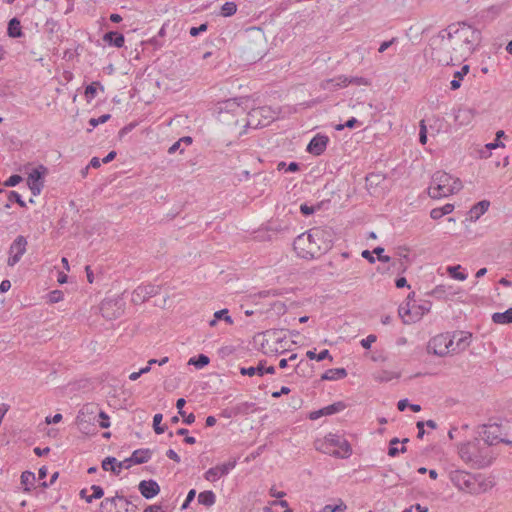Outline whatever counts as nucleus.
Here are the masks:
<instances>
[{"mask_svg": "<svg viewBox=\"0 0 512 512\" xmlns=\"http://www.w3.org/2000/svg\"><path fill=\"white\" fill-rule=\"evenodd\" d=\"M334 232L330 227H313L297 236L293 242L296 254L303 259H317L333 246Z\"/></svg>", "mask_w": 512, "mask_h": 512, "instance_id": "obj_1", "label": "nucleus"}, {"mask_svg": "<svg viewBox=\"0 0 512 512\" xmlns=\"http://www.w3.org/2000/svg\"><path fill=\"white\" fill-rule=\"evenodd\" d=\"M445 30V35L452 41L456 59L461 61L475 51L481 40V32L466 22L452 23Z\"/></svg>", "mask_w": 512, "mask_h": 512, "instance_id": "obj_2", "label": "nucleus"}, {"mask_svg": "<svg viewBox=\"0 0 512 512\" xmlns=\"http://www.w3.org/2000/svg\"><path fill=\"white\" fill-rule=\"evenodd\" d=\"M458 453L465 463L475 469L490 466L495 458L491 448L478 439L461 444Z\"/></svg>", "mask_w": 512, "mask_h": 512, "instance_id": "obj_3", "label": "nucleus"}, {"mask_svg": "<svg viewBox=\"0 0 512 512\" xmlns=\"http://www.w3.org/2000/svg\"><path fill=\"white\" fill-rule=\"evenodd\" d=\"M445 33L446 30L442 29L437 35L431 37L429 46L432 59L441 65H455L462 62L456 59L455 51L452 50V41Z\"/></svg>", "mask_w": 512, "mask_h": 512, "instance_id": "obj_4", "label": "nucleus"}, {"mask_svg": "<svg viewBox=\"0 0 512 512\" xmlns=\"http://www.w3.org/2000/svg\"><path fill=\"white\" fill-rule=\"evenodd\" d=\"M462 182L444 171H437L433 174L428 194L431 198L439 199L448 197L462 189Z\"/></svg>", "mask_w": 512, "mask_h": 512, "instance_id": "obj_5", "label": "nucleus"}, {"mask_svg": "<svg viewBox=\"0 0 512 512\" xmlns=\"http://www.w3.org/2000/svg\"><path fill=\"white\" fill-rule=\"evenodd\" d=\"M216 114L217 120L231 129L241 124L245 109L237 98H231L217 103Z\"/></svg>", "mask_w": 512, "mask_h": 512, "instance_id": "obj_6", "label": "nucleus"}, {"mask_svg": "<svg viewBox=\"0 0 512 512\" xmlns=\"http://www.w3.org/2000/svg\"><path fill=\"white\" fill-rule=\"evenodd\" d=\"M271 111L266 107H257L253 108L246 117H243L241 120V125L244 128H261L267 126L272 120L273 117L270 115Z\"/></svg>", "mask_w": 512, "mask_h": 512, "instance_id": "obj_7", "label": "nucleus"}, {"mask_svg": "<svg viewBox=\"0 0 512 512\" xmlns=\"http://www.w3.org/2000/svg\"><path fill=\"white\" fill-rule=\"evenodd\" d=\"M99 311L106 320H115L123 315L125 302L121 296L105 298L99 306Z\"/></svg>", "mask_w": 512, "mask_h": 512, "instance_id": "obj_8", "label": "nucleus"}, {"mask_svg": "<svg viewBox=\"0 0 512 512\" xmlns=\"http://www.w3.org/2000/svg\"><path fill=\"white\" fill-rule=\"evenodd\" d=\"M449 478L453 485L461 491H465L471 494H476L479 492L474 476L468 472L462 470H454L450 472Z\"/></svg>", "mask_w": 512, "mask_h": 512, "instance_id": "obj_9", "label": "nucleus"}, {"mask_svg": "<svg viewBox=\"0 0 512 512\" xmlns=\"http://www.w3.org/2000/svg\"><path fill=\"white\" fill-rule=\"evenodd\" d=\"M453 340L448 334H439L431 338L427 345L428 353L443 357L448 354Z\"/></svg>", "mask_w": 512, "mask_h": 512, "instance_id": "obj_10", "label": "nucleus"}, {"mask_svg": "<svg viewBox=\"0 0 512 512\" xmlns=\"http://www.w3.org/2000/svg\"><path fill=\"white\" fill-rule=\"evenodd\" d=\"M161 287L154 284L139 285L132 292L131 301L138 305L160 293Z\"/></svg>", "mask_w": 512, "mask_h": 512, "instance_id": "obj_11", "label": "nucleus"}, {"mask_svg": "<svg viewBox=\"0 0 512 512\" xmlns=\"http://www.w3.org/2000/svg\"><path fill=\"white\" fill-rule=\"evenodd\" d=\"M236 464V459H232L226 463L211 467L204 473V479L209 482H216L218 479L227 475L232 469H234Z\"/></svg>", "mask_w": 512, "mask_h": 512, "instance_id": "obj_12", "label": "nucleus"}, {"mask_svg": "<svg viewBox=\"0 0 512 512\" xmlns=\"http://www.w3.org/2000/svg\"><path fill=\"white\" fill-rule=\"evenodd\" d=\"M26 246H27V240L24 236L19 235L16 237V239L13 241V243L10 246L9 252L10 256L8 258V265L14 266L17 264L21 257L26 252Z\"/></svg>", "mask_w": 512, "mask_h": 512, "instance_id": "obj_13", "label": "nucleus"}, {"mask_svg": "<svg viewBox=\"0 0 512 512\" xmlns=\"http://www.w3.org/2000/svg\"><path fill=\"white\" fill-rule=\"evenodd\" d=\"M97 406L93 404L84 405L77 415V424L81 429H86L97 419Z\"/></svg>", "mask_w": 512, "mask_h": 512, "instance_id": "obj_14", "label": "nucleus"}, {"mask_svg": "<svg viewBox=\"0 0 512 512\" xmlns=\"http://www.w3.org/2000/svg\"><path fill=\"white\" fill-rule=\"evenodd\" d=\"M123 500H125V497L116 492L115 496L106 497L101 501L99 512H122L124 507Z\"/></svg>", "mask_w": 512, "mask_h": 512, "instance_id": "obj_15", "label": "nucleus"}, {"mask_svg": "<svg viewBox=\"0 0 512 512\" xmlns=\"http://www.w3.org/2000/svg\"><path fill=\"white\" fill-rule=\"evenodd\" d=\"M329 84L333 85L335 88H341V87H346L349 84H354V85H358V86H360V85L366 86V85H369V81L363 77H347V76L341 75L336 78L326 80V85L324 86V88H327Z\"/></svg>", "mask_w": 512, "mask_h": 512, "instance_id": "obj_16", "label": "nucleus"}, {"mask_svg": "<svg viewBox=\"0 0 512 512\" xmlns=\"http://www.w3.org/2000/svg\"><path fill=\"white\" fill-rule=\"evenodd\" d=\"M326 439L331 445L339 447L340 450L333 452L334 455L341 458H347L350 456L352 449L347 440L342 439L340 436L331 433L328 434Z\"/></svg>", "mask_w": 512, "mask_h": 512, "instance_id": "obj_17", "label": "nucleus"}, {"mask_svg": "<svg viewBox=\"0 0 512 512\" xmlns=\"http://www.w3.org/2000/svg\"><path fill=\"white\" fill-rule=\"evenodd\" d=\"M329 138L322 134L315 135L307 146V151L315 156L321 155L327 147Z\"/></svg>", "mask_w": 512, "mask_h": 512, "instance_id": "obj_18", "label": "nucleus"}, {"mask_svg": "<svg viewBox=\"0 0 512 512\" xmlns=\"http://www.w3.org/2000/svg\"><path fill=\"white\" fill-rule=\"evenodd\" d=\"M138 489L146 499H151L160 492V486L155 480H142L138 485Z\"/></svg>", "mask_w": 512, "mask_h": 512, "instance_id": "obj_19", "label": "nucleus"}, {"mask_svg": "<svg viewBox=\"0 0 512 512\" xmlns=\"http://www.w3.org/2000/svg\"><path fill=\"white\" fill-rule=\"evenodd\" d=\"M27 183L34 196L40 194L43 188L41 172L38 169H33L28 175Z\"/></svg>", "mask_w": 512, "mask_h": 512, "instance_id": "obj_20", "label": "nucleus"}, {"mask_svg": "<svg viewBox=\"0 0 512 512\" xmlns=\"http://www.w3.org/2000/svg\"><path fill=\"white\" fill-rule=\"evenodd\" d=\"M499 426L498 425H490L483 431V442L489 448L493 445L500 443L501 438L499 437Z\"/></svg>", "mask_w": 512, "mask_h": 512, "instance_id": "obj_21", "label": "nucleus"}, {"mask_svg": "<svg viewBox=\"0 0 512 512\" xmlns=\"http://www.w3.org/2000/svg\"><path fill=\"white\" fill-rule=\"evenodd\" d=\"M490 202L488 200H482L474 204L469 211V218L471 221H476L483 215L489 208Z\"/></svg>", "mask_w": 512, "mask_h": 512, "instance_id": "obj_22", "label": "nucleus"}, {"mask_svg": "<svg viewBox=\"0 0 512 512\" xmlns=\"http://www.w3.org/2000/svg\"><path fill=\"white\" fill-rule=\"evenodd\" d=\"M104 42L108 43L111 46L121 48L124 45L125 38L124 35L117 31H109L103 36Z\"/></svg>", "mask_w": 512, "mask_h": 512, "instance_id": "obj_23", "label": "nucleus"}, {"mask_svg": "<svg viewBox=\"0 0 512 512\" xmlns=\"http://www.w3.org/2000/svg\"><path fill=\"white\" fill-rule=\"evenodd\" d=\"M429 294L438 299H446L449 296H454L455 291L452 285L440 284L437 285Z\"/></svg>", "mask_w": 512, "mask_h": 512, "instance_id": "obj_24", "label": "nucleus"}, {"mask_svg": "<svg viewBox=\"0 0 512 512\" xmlns=\"http://www.w3.org/2000/svg\"><path fill=\"white\" fill-rule=\"evenodd\" d=\"M473 118L474 113L470 108H459L455 113V121L461 126L468 125Z\"/></svg>", "mask_w": 512, "mask_h": 512, "instance_id": "obj_25", "label": "nucleus"}, {"mask_svg": "<svg viewBox=\"0 0 512 512\" xmlns=\"http://www.w3.org/2000/svg\"><path fill=\"white\" fill-rule=\"evenodd\" d=\"M151 456L152 451L150 449H138L132 453L131 458L134 464H143L148 462Z\"/></svg>", "mask_w": 512, "mask_h": 512, "instance_id": "obj_26", "label": "nucleus"}, {"mask_svg": "<svg viewBox=\"0 0 512 512\" xmlns=\"http://www.w3.org/2000/svg\"><path fill=\"white\" fill-rule=\"evenodd\" d=\"M346 376L347 371L344 368H332L325 371L321 376V380H338L345 378Z\"/></svg>", "mask_w": 512, "mask_h": 512, "instance_id": "obj_27", "label": "nucleus"}, {"mask_svg": "<svg viewBox=\"0 0 512 512\" xmlns=\"http://www.w3.org/2000/svg\"><path fill=\"white\" fill-rule=\"evenodd\" d=\"M492 321L495 324H510L512 323V307L505 312H495L492 314Z\"/></svg>", "mask_w": 512, "mask_h": 512, "instance_id": "obj_28", "label": "nucleus"}, {"mask_svg": "<svg viewBox=\"0 0 512 512\" xmlns=\"http://www.w3.org/2000/svg\"><path fill=\"white\" fill-rule=\"evenodd\" d=\"M198 502L206 507H211L216 502V495L211 490L200 492L198 495Z\"/></svg>", "mask_w": 512, "mask_h": 512, "instance_id": "obj_29", "label": "nucleus"}, {"mask_svg": "<svg viewBox=\"0 0 512 512\" xmlns=\"http://www.w3.org/2000/svg\"><path fill=\"white\" fill-rule=\"evenodd\" d=\"M454 210V205L447 203L443 207L434 208L430 212V217L434 220H438L445 215L450 214Z\"/></svg>", "mask_w": 512, "mask_h": 512, "instance_id": "obj_30", "label": "nucleus"}, {"mask_svg": "<svg viewBox=\"0 0 512 512\" xmlns=\"http://www.w3.org/2000/svg\"><path fill=\"white\" fill-rule=\"evenodd\" d=\"M8 35L12 38H19L22 36L21 23L17 18H12L8 23Z\"/></svg>", "mask_w": 512, "mask_h": 512, "instance_id": "obj_31", "label": "nucleus"}, {"mask_svg": "<svg viewBox=\"0 0 512 512\" xmlns=\"http://www.w3.org/2000/svg\"><path fill=\"white\" fill-rule=\"evenodd\" d=\"M36 482V476L31 471H24L21 474V485L25 491H30Z\"/></svg>", "mask_w": 512, "mask_h": 512, "instance_id": "obj_32", "label": "nucleus"}, {"mask_svg": "<svg viewBox=\"0 0 512 512\" xmlns=\"http://www.w3.org/2000/svg\"><path fill=\"white\" fill-rule=\"evenodd\" d=\"M266 363L265 360L263 361H260L258 366L257 367H241L240 368V373L242 375H247V376H254V375H258V376H263L264 375V364Z\"/></svg>", "mask_w": 512, "mask_h": 512, "instance_id": "obj_33", "label": "nucleus"}, {"mask_svg": "<svg viewBox=\"0 0 512 512\" xmlns=\"http://www.w3.org/2000/svg\"><path fill=\"white\" fill-rule=\"evenodd\" d=\"M210 362V359L208 356L204 354H199L197 357L190 358L188 364L194 365L196 368L201 369L208 365Z\"/></svg>", "mask_w": 512, "mask_h": 512, "instance_id": "obj_34", "label": "nucleus"}, {"mask_svg": "<svg viewBox=\"0 0 512 512\" xmlns=\"http://www.w3.org/2000/svg\"><path fill=\"white\" fill-rule=\"evenodd\" d=\"M116 464H117V459L115 457H110L109 456V457H106L102 461V468L105 471L111 470L116 475H119L120 474V470L116 469Z\"/></svg>", "mask_w": 512, "mask_h": 512, "instance_id": "obj_35", "label": "nucleus"}, {"mask_svg": "<svg viewBox=\"0 0 512 512\" xmlns=\"http://www.w3.org/2000/svg\"><path fill=\"white\" fill-rule=\"evenodd\" d=\"M346 408V404L343 401L335 402L331 405L324 407L325 415H332L343 411Z\"/></svg>", "mask_w": 512, "mask_h": 512, "instance_id": "obj_36", "label": "nucleus"}, {"mask_svg": "<svg viewBox=\"0 0 512 512\" xmlns=\"http://www.w3.org/2000/svg\"><path fill=\"white\" fill-rule=\"evenodd\" d=\"M398 314L402 318L404 324H408L410 322H415V317L411 316L410 306L403 307L400 306L398 309Z\"/></svg>", "mask_w": 512, "mask_h": 512, "instance_id": "obj_37", "label": "nucleus"}, {"mask_svg": "<svg viewBox=\"0 0 512 512\" xmlns=\"http://www.w3.org/2000/svg\"><path fill=\"white\" fill-rule=\"evenodd\" d=\"M237 11V5L235 2H225L221 7L220 14L224 17H230Z\"/></svg>", "mask_w": 512, "mask_h": 512, "instance_id": "obj_38", "label": "nucleus"}, {"mask_svg": "<svg viewBox=\"0 0 512 512\" xmlns=\"http://www.w3.org/2000/svg\"><path fill=\"white\" fill-rule=\"evenodd\" d=\"M460 267H461L460 265L448 266L447 272L449 273V275L452 278H454L456 280L464 281L467 278V274L459 272Z\"/></svg>", "mask_w": 512, "mask_h": 512, "instance_id": "obj_39", "label": "nucleus"}, {"mask_svg": "<svg viewBox=\"0 0 512 512\" xmlns=\"http://www.w3.org/2000/svg\"><path fill=\"white\" fill-rule=\"evenodd\" d=\"M162 418L163 416L160 413L153 417V428L156 434H163L167 429L166 425H161Z\"/></svg>", "mask_w": 512, "mask_h": 512, "instance_id": "obj_40", "label": "nucleus"}, {"mask_svg": "<svg viewBox=\"0 0 512 512\" xmlns=\"http://www.w3.org/2000/svg\"><path fill=\"white\" fill-rule=\"evenodd\" d=\"M92 494L89 495V497L86 498L87 503H91L95 499H100L104 495V490L101 486L98 485H92L91 486Z\"/></svg>", "mask_w": 512, "mask_h": 512, "instance_id": "obj_41", "label": "nucleus"}, {"mask_svg": "<svg viewBox=\"0 0 512 512\" xmlns=\"http://www.w3.org/2000/svg\"><path fill=\"white\" fill-rule=\"evenodd\" d=\"M375 379L379 382H388L396 377L397 374L393 373V372H389V371H380V372H377L375 375H374Z\"/></svg>", "mask_w": 512, "mask_h": 512, "instance_id": "obj_42", "label": "nucleus"}, {"mask_svg": "<svg viewBox=\"0 0 512 512\" xmlns=\"http://www.w3.org/2000/svg\"><path fill=\"white\" fill-rule=\"evenodd\" d=\"M215 320H224L227 324L232 325L233 319L229 315L228 309H222L214 313Z\"/></svg>", "mask_w": 512, "mask_h": 512, "instance_id": "obj_43", "label": "nucleus"}, {"mask_svg": "<svg viewBox=\"0 0 512 512\" xmlns=\"http://www.w3.org/2000/svg\"><path fill=\"white\" fill-rule=\"evenodd\" d=\"M8 201L16 202L21 207H26V203L22 200L21 195L16 191H10L8 193Z\"/></svg>", "mask_w": 512, "mask_h": 512, "instance_id": "obj_44", "label": "nucleus"}, {"mask_svg": "<svg viewBox=\"0 0 512 512\" xmlns=\"http://www.w3.org/2000/svg\"><path fill=\"white\" fill-rule=\"evenodd\" d=\"M49 303H57L63 298V292L61 290H54L47 295Z\"/></svg>", "mask_w": 512, "mask_h": 512, "instance_id": "obj_45", "label": "nucleus"}, {"mask_svg": "<svg viewBox=\"0 0 512 512\" xmlns=\"http://www.w3.org/2000/svg\"><path fill=\"white\" fill-rule=\"evenodd\" d=\"M111 118V115L110 114H103L102 116H100L99 118H91L89 120V124L92 126V127H96L98 126L99 124H103L105 122H107L109 119Z\"/></svg>", "mask_w": 512, "mask_h": 512, "instance_id": "obj_46", "label": "nucleus"}, {"mask_svg": "<svg viewBox=\"0 0 512 512\" xmlns=\"http://www.w3.org/2000/svg\"><path fill=\"white\" fill-rule=\"evenodd\" d=\"M97 417L100 418L99 426L101 428H108L110 426L109 417L105 412L98 410Z\"/></svg>", "mask_w": 512, "mask_h": 512, "instance_id": "obj_47", "label": "nucleus"}, {"mask_svg": "<svg viewBox=\"0 0 512 512\" xmlns=\"http://www.w3.org/2000/svg\"><path fill=\"white\" fill-rule=\"evenodd\" d=\"M22 181V177L18 174H14L10 176L5 182L4 186L6 187H14L18 185Z\"/></svg>", "mask_w": 512, "mask_h": 512, "instance_id": "obj_48", "label": "nucleus"}, {"mask_svg": "<svg viewBox=\"0 0 512 512\" xmlns=\"http://www.w3.org/2000/svg\"><path fill=\"white\" fill-rule=\"evenodd\" d=\"M252 406L251 403H248V402H245V403H241L235 407L232 408V411L234 413V415H237V414H243V413H246L247 410Z\"/></svg>", "mask_w": 512, "mask_h": 512, "instance_id": "obj_49", "label": "nucleus"}, {"mask_svg": "<svg viewBox=\"0 0 512 512\" xmlns=\"http://www.w3.org/2000/svg\"><path fill=\"white\" fill-rule=\"evenodd\" d=\"M419 141L423 145L427 142V128L425 125V120L420 121Z\"/></svg>", "mask_w": 512, "mask_h": 512, "instance_id": "obj_50", "label": "nucleus"}, {"mask_svg": "<svg viewBox=\"0 0 512 512\" xmlns=\"http://www.w3.org/2000/svg\"><path fill=\"white\" fill-rule=\"evenodd\" d=\"M123 503H124V507L122 509V512H138L137 505L133 504L132 501H130L126 497H125V500H123Z\"/></svg>", "mask_w": 512, "mask_h": 512, "instance_id": "obj_51", "label": "nucleus"}, {"mask_svg": "<svg viewBox=\"0 0 512 512\" xmlns=\"http://www.w3.org/2000/svg\"><path fill=\"white\" fill-rule=\"evenodd\" d=\"M208 29V23H203L201 24L200 26L198 27H192L190 28V35L193 36V37H196L198 36L201 32H205L207 31Z\"/></svg>", "mask_w": 512, "mask_h": 512, "instance_id": "obj_52", "label": "nucleus"}, {"mask_svg": "<svg viewBox=\"0 0 512 512\" xmlns=\"http://www.w3.org/2000/svg\"><path fill=\"white\" fill-rule=\"evenodd\" d=\"M420 309V312H416L415 319L418 320L422 315L430 311L431 303L428 301H425L422 305L418 307Z\"/></svg>", "mask_w": 512, "mask_h": 512, "instance_id": "obj_53", "label": "nucleus"}, {"mask_svg": "<svg viewBox=\"0 0 512 512\" xmlns=\"http://www.w3.org/2000/svg\"><path fill=\"white\" fill-rule=\"evenodd\" d=\"M376 339L377 338L375 335L370 334L365 339L361 340V345L363 348L369 349L371 347L372 343H374L376 341Z\"/></svg>", "mask_w": 512, "mask_h": 512, "instance_id": "obj_54", "label": "nucleus"}, {"mask_svg": "<svg viewBox=\"0 0 512 512\" xmlns=\"http://www.w3.org/2000/svg\"><path fill=\"white\" fill-rule=\"evenodd\" d=\"M132 464H134L133 461H132V458L129 457V458H126L125 460H123L121 462H117L116 469L120 470V471L123 468L124 469H129L132 466Z\"/></svg>", "mask_w": 512, "mask_h": 512, "instance_id": "obj_55", "label": "nucleus"}, {"mask_svg": "<svg viewBox=\"0 0 512 512\" xmlns=\"http://www.w3.org/2000/svg\"><path fill=\"white\" fill-rule=\"evenodd\" d=\"M315 210H316V207L309 206L306 203H303L300 205V211L305 216H309V215L313 214L315 212Z\"/></svg>", "mask_w": 512, "mask_h": 512, "instance_id": "obj_56", "label": "nucleus"}, {"mask_svg": "<svg viewBox=\"0 0 512 512\" xmlns=\"http://www.w3.org/2000/svg\"><path fill=\"white\" fill-rule=\"evenodd\" d=\"M406 451H407V449L404 445L400 449H398L395 446H389L388 455L390 457H396L399 454V452L405 453Z\"/></svg>", "mask_w": 512, "mask_h": 512, "instance_id": "obj_57", "label": "nucleus"}, {"mask_svg": "<svg viewBox=\"0 0 512 512\" xmlns=\"http://www.w3.org/2000/svg\"><path fill=\"white\" fill-rule=\"evenodd\" d=\"M469 65H464L459 71H456L454 73V78H458L459 80H462L465 75L469 72Z\"/></svg>", "mask_w": 512, "mask_h": 512, "instance_id": "obj_58", "label": "nucleus"}, {"mask_svg": "<svg viewBox=\"0 0 512 512\" xmlns=\"http://www.w3.org/2000/svg\"><path fill=\"white\" fill-rule=\"evenodd\" d=\"M304 367H309V363L301 360L295 367V372L298 375H305Z\"/></svg>", "mask_w": 512, "mask_h": 512, "instance_id": "obj_59", "label": "nucleus"}, {"mask_svg": "<svg viewBox=\"0 0 512 512\" xmlns=\"http://www.w3.org/2000/svg\"><path fill=\"white\" fill-rule=\"evenodd\" d=\"M345 509H346V505H344V504L336 505V506L326 505L324 507L325 512H336L338 510H345Z\"/></svg>", "mask_w": 512, "mask_h": 512, "instance_id": "obj_60", "label": "nucleus"}, {"mask_svg": "<svg viewBox=\"0 0 512 512\" xmlns=\"http://www.w3.org/2000/svg\"><path fill=\"white\" fill-rule=\"evenodd\" d=\"M325 359H329L330 361L333 360L332 356L330 355L329 350L325 349L321 351L319 354H317V361H323Z\"/></svg>", "mask_w": 512, "mask_h": 512, "instance_id": "obj_61", "label": "nucleus"}, {"mask_svg": "<svg viewBox=\"0 0 512 512\" xmlns=\"http://www.w3.org/2000/svg\"><path fill=\"white\" fill-rule=\"evenodd\" d=\"M397 39L396 38H392L391 40L389 41H384L381 43L378 51L380 53H383L384 51H386Z\"/></svg>", "mask_w": 512, "mask_h": 512, "instance_id": "obj_62", "label": "nucleus"}, {"mask_svg": "<svg viewBox=\"0 0 512 512\" xmlns=\"http://www.w3.org/2000/svg\"><path fill=\"white\" fill-rule=\"evenodd\" d=\"M186 404V400L184 398H179L176 402V407L178 409L179 414L184 417L185 411L183 410V407Z\"/></svg>", "mask_w": 512, "mask_h": 512, "instance_id": "obj_63", "label": "nucleus"}, {"mask_svg": "<svg viewBox=\"0 0 512 512\" xmlns=\"http://www.w3.org/2000/svg\"><path fill=\"white\" fill-rule=\"evenodd\" d=\"M144 512H164L160 505H150L148 506Z\"/></svg>", "mask_w": 512, "mask_h": 512, "instance_id": "obj_64", "label": "nucleus"}]
</instances>
